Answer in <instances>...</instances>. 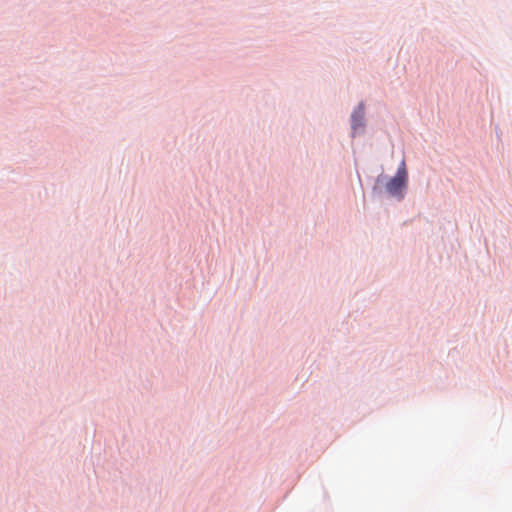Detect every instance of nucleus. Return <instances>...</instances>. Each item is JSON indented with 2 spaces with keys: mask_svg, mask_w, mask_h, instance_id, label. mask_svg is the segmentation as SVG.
I'll return each instance as SVG.
<instances>
[{
  "mask_svg": "<svg viewBox=\"0 0 512 512\" xmlns=\"http://www.w3.org/2000/svg\"><path fill=\"white\" fill-rule=\"evenodd\" d=\"M407 186V170L405 163L402 162L399 166L396 175L389 180L386 185V189L391 196L402 199L404 196V190Z\"/></svg>",
  "mask_w": 512,
  "mask_h": 512,
  "instance_id": "obj_1",
  "label": "nucleus"
},
{
  "mask_svg": "<svg viewBox=\"0 0 512 512\" xmlns=\"http://www.w3.org/2000/svg\"><path fill=\"white\" fill-rule=\"evenodd\" d=\"M364 127V107L360 104L352 114V130L353 134L357 133L359 128Z\"/></svg>",
  "mask_w": 512,
  "mask_h": 512,
  "instance_id": "obj_2",
  "label": "nucleus"
}]
</instances>
